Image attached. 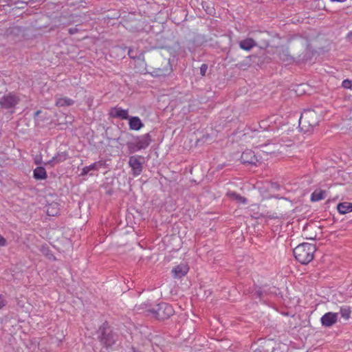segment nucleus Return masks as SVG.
I'll use <instances>...</instances> for the list:
<instances>
[{
    "mask_svg": "<svg viewBox=\"0 0 352 352\" xmlns=\"http://www.w3.org/2000/svg\"><path fill=\"white\" fill-rule=\"evenodd\" d=\"M316 247L311 243H303L294 249V255L297 261L302 264H307L314 258Z\"/></svg>",
    "mask_w": 352,
    "mask_h": 352,
    "instance_id": "f257e3e1",
    "label": "nucleus"
},
{
    "mask_svg": "<svg viewBox=\"0 0 352 352\" xmlns=\"http://www.w3.org/2000/svg\"><path fill=\"white\" fill-rule=\"evenodd\" d=\"M320 120V116L314 110L304 111L299 119V126L305 131H309L316 126Z\"/></svg>",
    "mask_w": 352,
    "mask_h": 352,
    "instance_id": "f03ea898",
    "label": "nucleus"
},
{
    "mask_svg": "<svg viewBox=\"0 0 352 352\" xmlns=\"http://www.w3.org/2000/svg\"><path fill=\"white\" fill-rule=\"evenodd\" d=\"M155 311L156 313V317L160 320H164L169 318L174 313L173 307L165 302L159 304Z\"/></svg>",
    "mask_w": 352,
    "mask_h": 352,
    "instance_id": "7ed1b4c3",
    "label": "nucleus"
},
{
    "mask_svg": "<svg viewBox=\"0 0 352 352\" xmlns=\"http://www.w3.org/2000/svg\"><path fill=\"white\" fill-rule=\"evenodd\" d=\"M134 176L140 175L142 170L141 157L140 156H131L129 161Z\"/></svg>",
    "mask_w": 352,
    "mask_h": 352,
    "instance_id": "20e7f679",
    "label": "nucleus"
},
{
    "mask_svg": "<svg viewBox=\"0 0 352 352\" xmlns=\"http://www.w3.org/2000/svg\"><path fill=\"white\" fill-rule=\"evenodd\" d=\"M338 318V313L328 312L321 317L320 322L322 326L325 327H330L337 322Z\"/></svg>",
    "mask_w": 352,
    "mask_h": 352,
    "instance_id": "39448f33",
    "label": "nucleus"
},
{
    "mask_svg": "<svg viewBox=\"0 0 352 352\" xmlns=\"http://www.w3.org/2000/svg\"><path fill=\"white\" fill-rule=\"evenodd\" d=\"M151 139L148 133L138 137L133 142L137 151L146 148L151 143Z\"/></svg>",
    "mask_w": 352,
    "mask_h": 352,
    "instance_id": "423d86ee",
    "label": "nucleus"
},
{
    "mask_svg": "<svg viewBox=\"0 0 352 352\" xmlns=\"http://www.w3.org/2000/svg\"><path fill=\"white\" fill-rule=\"evenodd\" d=\"M109 114L113 118H118L123 120L129 118L128 110L118 107L111 108L109 111Z\"/></svg>",
    "mask_w": 352,
    "mask_h": 352,
    "instance_id": "0eeeda50",
    "label": "nucleus"
},
{
    "mask_svg": "<svg viewBox=\"0 0 352 352\" xmlns=\"http://www.w3.org/2000/svg\"><path fill=\"white\" fill-rule=\"evenodd\" d=\"M105 162L102 160H100L98 162H96L89 166H85L82 169L80 176H85L87 175L90 171L92 170H98L101 168L104 167Z\"/></svg>",
    "mask_w": 352,
    "mask_h": 352,
    "instance_id": "6e6552de",
    "label": "nucleus"
},
{
    "mask_svg": "<svg viewBox=\"0 0 352 352\" xmlns=\"http://www.w3.org/2000/svg\"><path fill=\"white\" fill-rule=\"evenodd\" d=\"M17 102L18 100L15 96L9 94L1 99L0 104L6 108H10L16 105Z\"/></svg>",
    "mask_w": 352,
    "mask_h": 352,
    "instance_id": "1a4fd4ad",
    "label": "nucleus"
},
{
    "mask_svg": "<svg viewBox=\"0 0 352 352\" xmlns=\"http://www.w3.org/2000/svg\"><path fill=\"white\" fill-rule=\"evenodd\" d=\"M241 160L243 164H255L257 162L254 153L251 150H246L243 152Z\"/></svg>",
    "mask_w": 352,
    "mask_h": 352,
    "instance_id": "9d476101",
    "label": "nucleus"
},
{
    "mask_svg": "<svg viewBox=\"0 0 352 352\" xmlns=\"http://www.w3.org/2000/svg\"><path fill=\"white\" fill-rule=\"evenodd\" d=\"M189 267L186 264L182 263L172 270L175 278H181L185 276L188 272Z\"/></svg>",
    "mask_w": 352,
    "mask_h": 352,
    "instance_id": "9b49d317",
    "label": "nucleus"
},
{
    "mask_svg": "<svg viewBox=\"0 0 352 352\" xmlns=\"http://www.w3.org/2000/svg\"><path fill=\"white\" fill-rule=\"evenodd\" d=\"M129 127L131 130L138 131L142 126L143 124L138 117H131L129 121Z\"/></svg>",
    "mask_w": 352,
    "mask_h": 352,
    "instance_id": "f8f14e48",
    "label": "nucleus"
},
{
    "mask_svg": "<svg viewBox=\"0 0 352 352\" xmlns=\"http://www.w3.org/2000/svg\"><path fill=\"white\" fill-rule=\"evenodd\" d=\"M67 158V155L65 153H58L56 155L53 157V158L50 160L47 164H50L52 166H54L55 164H58L60 162H64Z\"/></svg>",
    "mask_w": 352,
    "mask_h": 352,
    "instance_id": "ddd939ff",
    "label": "nucleus"
},
{
    "mask_svg": "<svg viewBox=\"0 0 352 352\" xmlns=\"http://www.w3.org/2000/svg\"><path fill=\"white\" fill-rule=\"evenodd\" d=\"M339 213L344 214L349 212H352V203L343 202L340 203L337 206Z\"/></svg>",
    "mask_w": 352,
    "mask_h": 352,
    "instance_id": "4468645a",
    "label": "nucleus"
},
{
    "mask_svg": "<svg viewBox=\"0 0 352 352\" xmlns=\"http://www.w3.org/2000/svg\"><path fill=\"white\" fill-rule=\"evenodd\" d=\"M255 45V41L252 38H246L239 43L240 47L247 51L251 50Z\"/></svg>",
    "mask_w": 352,
    "mask_h": 352,
    "instance_id": "2eb2a0df",
    "label": "nucleus"
},
{
    "mask_svg": "<svg viewBox=\"0 0 352 352\" xmlns=\"http://www.w3.org/2000/svg\"><path fill=\"white\" fill-rule=\"evenodd\" d=\"M34 177L36 179H44L47 177V173L43 167H37L34 170Z\"/></svg>",
    "mask_w": 352,
    "mask_h": 352,
    "instance_id": "dca6fc26",
    "label": "nucleus"
},
{
    "mask_svg": "<svg viewBox=\"0 0 352 352\" xmlns=\"http://www.w3.org/2000/svg\"><path fill=\"white\" fill-rule=\"evenodd\" d=\"M324 199V191L322 190H316L311 195L312 201H318Z\"/></svg>",
    "mask_w": 352,
    "mask_h": 352,
    "instance_id": "f3484780",
    "label": "nucleus"
},
{
    "mask_svg": "<svg viewBox=\"0 0 352 352\" xmlns=\"http://www.w3.org/2000/svg\"><path fill=\"white\" fill-rule=\"evenodd\" d=\"M73 103V100L68 98H59L56 101V105L58 107L70 106Z\"/></svg>",
    "mask_w": 352,
    "mask_h": 352,
    "instance_id": "a211bd4d",
    "label": "nucleus"
},
{
    "mask_svg": "<svg viewBox=\"0 0 352 352\" xmlns=\"http://www.w3.org/2000/svg\"><path fill=\"white\" fill-rule=\"evenodd\" d=\"M351 313V311L349 307L344 306L340 307V314L344 319L348 320L350 318Z\"/></svg>",
    "mask_w": 352,
    "mask_h": 352,
    "instance_id": "6ab92c4d",
    "label": "nucleus"
},
{
    "mask_svg": "<svg viewBox=\"0 0 352 352\" xmlns=\"http://www.w3.org/2000/svg\"><path fill=\"white\" fill-rule=\"evenodd\" d=\"M228 195L230 198H232V199H235V200H236V201H239V202H241V203H243V204L246 203V199H245V198H244V197H242L239 196V195H237L236 193H235V192H229V193L228 194Z\"/></svg>",
    "mask_w": 352,
    "mask_h": 352,
    "instance_id": "aec40b11",
    "label": "nucleus"
},
{
    "mask_svg": "<svg viewBox=\"0 0 352 352\" xmlns=\"http://www.w3.org/2000/svg\"><path fill=\"white\" fill-rule=\"evenodd\" d=\"M270 146V144H266L265 146H262L263 148H266V149L263 150V151L264 153H273L276 151H278L280 149V146L278 145V144H273V146L274 147V149H271V148H268Z\"/></svg>",
    "mask_w": 352,
    "mask_h": 352,
    "instance_id": "412c9836",
    "label": "nucleus"
},
{
    "mask_svg": "<svg viewBox=\"0 0 352 352\" xmlns=\"http://www.w3.org/2000/svg\"><path fill=\"white\" fill-rule=\"evenodd\" d=\"M101 342L107 346H111L113 343V341L109 338V336L106 337L104 335L101 338Z\"/></svg>",
    "mask_w": 352,
    "mask_h": 352,
    "instance_id": "4be33fe9",
    "label": "nucleus"
},
{
    "mask_svg": "<svg viewBox=\"0 0 352 352\" xmlns=\"http://www.w3.org/2000/svg\"><path fill=\"white\" fill-rule=\"evenodd\" d=\"M342 87L345 89H352V81L349 80H344L342 82Z\"/></svg>",
    "mask_w": 352,
    "mask_h": 352,
    "instance_id": "5701e85b",
    "label": "nucleus"
},
{
    "mask_svg": "<svg viewBox=\"0 0 352 352\" xmlns=\"http://www.w3.org/2000/svg\"><path fill=\"white\" fill-rule=\"evenodd\" d=\"M208 67L206 65L204 64L200 67V73L202 76H204L206 74V72L207 71Z\"/></svg>",
    "mask_w": 352,
    "mask_h": 352,
    "instance_id": "b1692460",
    "label": "nucleus"
},
{
    "mask_svg": "<svg viewBox=\"0 0 352 352\" xmlns=\"http://www.w3.org/2000/svg\"><path fill=\"white\" fill-rule=\"evenodd\" d=\"M6 305V300L5 298L0 295V309H2Z\"/></svg>",
    "mask_w": 352,
    "mask_h": 352,
    "instance_id": "393cba45",
    "label": "nucleus"
},
{
    "mask_svg": "<svg viewBox=\"0 0 352 352\" xmlns=\"http://www.w3.org/2000/svg\"><path fill=\"white\" fill-rule=\"evenodd\" d=\"M6 245V240L1 235H0V246L3 247Z\"/></svg>",
    "mask_w": 352,
    "mask_h": 352,
    "instance_id": "a878e982",
    "label": "nucleus"
},
{
    "mask_svg": "<svg viewBox=\"0 0 352 352\" xmlns=\"http://www.w3.org/2000/svg\"><path fill=\"white\" fill-rule=\"evenodd\" d=\"M51 207H48L47 209V212L49 215H52V216H54L56 214V212H54L52 211H51Z\"/></svg>",
    "mask_w": 352,
    "mask_h": 352,
    "instance_id": "bb28decb",
    "label": "nucleus"
},
{
    "mask_svg": "<svg viewBox=\"0 0 352 352\" xmlns=\"http://www.w3.org/2000/svg\"><path fill=\"white\" fill-rule=\"evenodd\" d=\"M76 32V29H74V28H70V29L69 30V32L71 34H74Z\"/></svg>",
    "mask_w": 352,
    "mask_h": 352,
    "instance_id": "cd10ccee",
    "label": "nucleus"
},
{
    "mask_svg": "<svg viewBox=\"0 0 352 352\" xmlns=\"http://www.w3.org/2000/svg\"><path fill=\"white\" fill-rule=\"evenodd\" d=\"M331 1H333V2H340V3H342V2L346 1V0H331Z\"/></svg>",
    "mask_w": 352,
    "mask_h": 352,
    "instance_id": "c85d7f7f",
    "label": "nucleus"
},
{
    "mask_svg": "<svg viewBox=\"0 0 352 352\" xmlns=\"http://www.w3.org/2000/svg\"><path fill=\"white\" fill-rule=\"evenodd\" d=\"M261 128H264V129H265V122H264V121H262V122H261Z\"/></svg>",
    "mask_w": 352,
    "mask_h": 352,
    "instance_id": "c756f323",
    "label": "nucleus"
},
{
    "mask_svg": "<svg viewBox=\"0 0 352 352\" xmlns=\"http://www.w3.org/2000/svg\"><path fill=\"white\" fill-rule=\"evenodd\" d=\"M272 121H276V119L274 117L270 118V122H272Z\"/></svg>",
    "mask_w": 352,
    "mask_h": 352,
    "instance_id": "7c9ffc66",
    "label": "nucleus"
},
{
    "mask_svg": "<svg viewBox=\"0 0 352 352\" xmlns=\"http://www.w3.org/2000/svg\"><path fill=\"white\" fill-rule=\"evenodd\" d=\"M38 114H40V111L36 112V116H38Z\"/></svg>",
    "mask_w": 352,
    "mask_h": 352,
    "instance_id": "2f4dec72",
    "label": "nucleus"
}]
</instances>
